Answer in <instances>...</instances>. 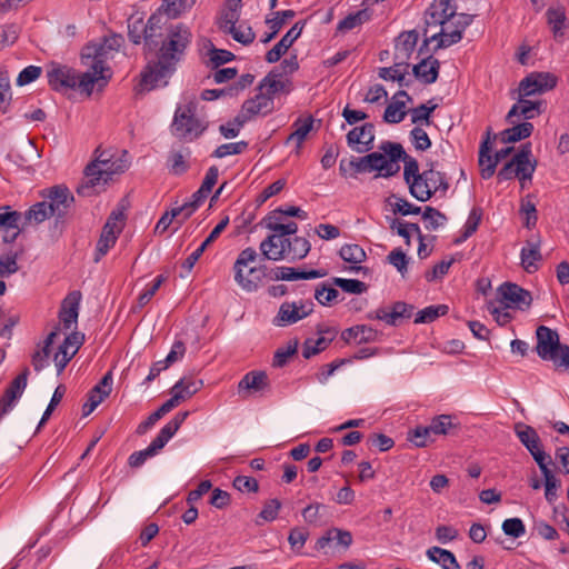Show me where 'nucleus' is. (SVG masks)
<instances>
[{"label": "nucleus", "instance_id": "obj_13", "mask_svg": "<svg viewBox=\"0 0 569 569\" xmlns=\"http://www.w3.org/2000/svg\"><path fill=\"white\" fill-rule=\"evenodd\" d=\"M256 116H262L257 96L247 99L243 102L240 112L233 118L232 123H236L237 128H230L229 126L231 122H228L226 124H221L219 127V131L226 139L236 138L239 134L240 129Z\"/></svg>", "mask_w": 569, "mask_h": 569}, {"label": "nucleus", "instance_id": "obj_42", "mask_svg": "<svg viewBox=\"0 0 569 569\" xmlns=\"http://www.w3.org/2000/svg\"><path fill=\"white\" fill-rule=\"evenodd\" d=\"M203 386L202 380L180 379L172 388V396H180V402L197 393Z\"/></svg>", "mask_w": 569, "mask_h": 569}, {"label": "nucleus", "instance_id": "obj_33", "mask_svg": "<svg viewBox=\"0 0 569 569\" xmlns=\"http://www.w3.org/2000/svg\"><path fill=\"white\" fill-rule=\"evenodd\" d=\"M378 331L367 325H358L346 329L341 333V338L349 342L351 339L357 340L358 343H367L376 341Z\"/></svg>", "mask_w": 569, "mask_h": 569}, {"label": "nucleus", "instance_id": "obj_15", "mask_svg": "<svg viewBox=\"0 0 569 569\" xmlns=\"http://www.w3.org/2000/svg\"><path fill=\"white\" fill-rule=\"evenodd\" d=\"M457 8L451 4V0L433 1L425 13L426 29L423 36L427 37L431 27H441L456 16Z\"/></svg>", "mask_w": 569, "mask_h": 569}, {"label": "nucleus", "instance_id": "obj_22", "mask_svg": "<svg viewBox=\"0 0 569 569\" xmlns=\"http://www.w3.org/2000/svg\"><path fill=\"white\" fill-rule=\"evenodd\" d=\"M305 22H296L287 33L276 43L266 54V60L269 63H274L280 60L282 54L293 44V42L300 37Z\"/></svg>", "mask_w": 569, "mask_h": 569}, {"label": "nucleus", "instance_id": "obj_14", "mask_svg": "<svg viewBox=\"0 0 569 569\" xmlns=\"http://www.w3.org/2000/svg\"><path fill=\"white\" fill-rule=\"evenodd\" d=\"M498 300L507 308L516 307L518 309H528L532 303V296L530 291L523 289L517 283L505 282L498 290Z\"/></svg>", "mask_w": 569, "mask_h": 569}, {"label": "nucleus", "instance_id": "obj_54", "mask_svg": "<svg viewBox=\"0 0 569 569\" xmlns=\"http://www.w3.org/2000/svg\"><path fill=\"white\" fill-rule=\"evenodd\" d=\"M518 103L520 106V113L525 119H532L545 111V102L541 100L531 101L525 99V97H519Z\"/></svg>", "mask_w": 569, "mask_h": 569}, {"label": "nucleus", "instance_id": "obj_45", "mask_svg": "<svg viewBox=\"0 0 569 569\" xmlns=\"http://www.w3.org/2000/svg\"><path fill=\"white\" fill-rule=\"evenodd\" d=\"M370 19V13L367 9L359 10L355 13L348 14L345 19H342L337 27L338 31L347 32L356 27L361 26Z\"/></svg>", "mask_w": 569, "mask_h": 569}, {"label": "nucleus", "instance_id": "obj_4", "mask_svg": "<svg viewBox=\"0 0 569 569\" xmlns=\"http://www.w3.org/2000/svg\"><path fill=\"white\" fill-rule=\"evenodd\" d=\"M110 57V50L106 47L102 40L99 42H89L81 50L82 64L88 67V70L81 73L79 82L80 90L90 96L93 87L97 84L101 90L107 86L112 77L111 69L106 64Z\"/></svg>", "mask_w": 569, "mask_h": 569}, {"label": "nucleus", "instance_id": "obj_50", "mask_svg": "<svg viewBox=\"0 0 569 569\" xmlns=\"http://www.w3.org/2000/svg\"><path fill=\"white\" fill-rule=\"evenodd\" d=\"M482 219V210L481 208L475 207L471 209L467 222L463 227V232L459 239L456 240L457 243L467 240L471 237L478 229Z\"/></svg>", "mask_w": 569, "mask_h": 569}, {"label": "nucleus", "instance_id": "obj_18", "mask_svg": "<svg viewBox=\"0 0 569 569\" xmlns=\"http://www.w3.org/2000/svg\"><path fill=\"white\" fill-rule=\"evenodd\" d=\"M188 416L189 411L178 412L164 427H162L158 436L147 447L148 450L153 456L158 455V452L168 443V441L179 430V428L181 427V425L183 423Z\"/></svg>", "mask_w": 569, "mask_h": 569}, {"label": "nucleus", "instance_id": "obj_28", "mask_svg": "<svg viewBox=\"0 0 569 569\" xmlns=\"http://www.w3.org/2000/svg\"><path fill=\"white\" fill-rule=\"evenodd\" d=\"M144 28V47L152 51L159 44V39L163 37L161 13L151 14Z\"/></svg>", "mask_w": 569, "mask_h": 569}, {"label": "nucleus", "instance_id": "obj_20", "mask_svg": "<svg viewBox=\"0 0 569 569\" xmlns=\"http://www.w3.org/2000/svg\"><path fill=\"white\" fill-rule=\"evenodd\" d=\"M383 159V153L371 152L361 158H352L348 163L346 160L340 161L339 170L345 176L348 170H351L353 174L371 172L378 170V163Z\"/></svg>", "mask_w": 569, "mask_h": 569}, {"label": "nucleus", "instance_id": "obj_29", "mask_svg": "<svg viewBox=\"0 0 569 569\" xmlns=\"http://www.w3.org/2000/svg\"><path fill=\"white\" fill-rule=\"evenodd\" d=\"M402 161L405 162L403 179L409 187L410 194L412 197L420 196V198H425L423 191L419 190L418 176H421V172H419L418 161L410 156Z\"/></svg>", "mask_w": 569, "mask_h": 569}, {"label": "nucleus", "instance_id": "obj_30", "mask_svg": "<svg viewBox=\"0 0 569 569\" xmlns=\"http://www.w3.org/2000/svg\"><path fill=\"white\" fill-rule=\"evenodd\" d=\"M313 303L309 302V309L307 311L299 312V307L296 302H283L277 316L280 326L296 323L299 320L306 318L312 312Z\"/></svg>", "mask_w": 569, "mask_h": 569}, {"label": "nucleus", "instance_id": "obj_24", "mask_svg": "<svg viewBox=\"0 0 569 569\" xmlns=\"http://www.w3.org/2000/svg\"><path fill=\"white\" fill-rule=\"evenodd\" d=\"M292 89V83L289 79H283L279 68H273L269 73L260 81L257 90L264 91L272 98L279 92L289 93Z\"/></svg>", "mask_w": 569, "mask_h": 569}, {"label": "nucleus", "instance_id": "obj_56", "mask_svg": "<svg viewBox=\"0 0 569 569\" xmlns=\"http://www.w3.org/2000/svg\"><path fill=\"white\" fill-rule=\"evenodd\" d=\"M530 77L537 82L539 93H543L557 86V77L550 72H531Z\"/></svg>", "mask_w": 569, "mask_h": 569}, {"label": "nucleus", "instance_id": "obj_26", "mask_svg": "<svg viewBox=\"0 0 569 569\" xmlns=\"http://www.w3.org/2000/svg\"><path fill=\"white\" fill-rule=\"evenodd\" d=\"M440 62L432 56L423 58L412 68L413 76L425 84L435 83L439 76Z\"/></svg>", "mask_w": 569, "mask_h": 569}, {"label": "nucleus", "instance_id": "obj_25", "mask_svg": "<svg viewBox=\"0 0 569 569\" xmlns=\"http://www.w3.org/2000/svg\"><path fill=\"white\" fill-rule=\"evenodd\" d=\"M531 156V143L526 142L521 146L518 153L513 156V162H516L517 178L521 181L523 188V181L530 180L537 167V160L530 161Z\"/></svg>", "mask_w": 569, "mask_h": 569}, {"label": "nucleus", "instance_id": "obj_6", "mask_svg": "<svg viewBox=\"0 0 569 569\" xmlns=\"http://www.w3.org/2000/svg\"><path fill=\"white\" fill-rule=\"evenodd\" d=\"M537 355L542 360L552 361L556 368L569 369V346L560 342L556 330L539 326L536 330Z\"/></svg>", "mask_w": 569, "mask_h": 569}, {"label": "nucleus", "instance_id": "obj_34", "mask_svg": "<svg viewBox=\"0 0 569 569\" xmlns=\"http://www.w3.org/2000/svg\"><path fill=\"white\" fill-rule=\"evenodd\" d=\"M268 387V376L264 371H250L238 383L241 391H261Z\"/></svg>", "mask_w": 569, "mask_h": 569}, {"label": "nucleus", "instance_id": "obj_63", "mask_svg": "<svg viewBox=\"0 0 569 569\" xmlns=\"http://www.w3.org/2000/svg\"><path fill=\"white\" fill-rule=\"evenodd\" d=\"M310 242L303 237H295L291 240V244L289 247V253L291 254L292 260L295 259H303L310 251Z\"/></svg>", "mask_w": 569, "mask_h": 569}, {"label": "nucleus", "instance_id": "obj_32", "mask_svg": "<svg viewBox=\"0 0 569 569\" xmlns=\"http://www.w3.org/2000/svg\"><path fill=\"white\" fill-rule=\"evenodd\" d=\"M180 396H172L164 403H162L154 412H152L144 421L138 426L137 433L143 435L147 432V430L153 427L159 419H161L164 415L170 412L180 403Z\"/></svg>", "mask_w": 569, "mask_h": 569}, {"label": "nucleus", "instance_id": "obj_31", "mask_svg": "<svg viewBox=\"0 0 569 569\" xmlns=\"http://www.w3.org/2000/svg\"><path fill=\"white\" fill-rule=\"evenodd\" d=\"M280 237L272 233L260 242L259 249L266 260L280 261L286 258V247L280 246Z\"/></svg>", "mask_w": 569, "mask_h": 569}, {"label": "nucleus", "instance_id": "obj_17", "mask_svg": "<svg viewBox=\"0 0 569 569\" xmlns=\"http://www.w3.org/2000/svg\"><path fill=\"white\" fill-rule=\"evenodd\" d=\"M347 143L355 151L365 153L373 149L375 126L370 122L355 127L347 133Z\"/></svg>", "mask_w": 569, "mask_h": 569}, {"label": "nucleus", "instance_id": "obj_37", "mask_svg": "<svg viewBox=\"0 0 569 569\" xmlns=\"http://www.w3.org/2000/svg\"><path fill=\"white\" fill-rule=\"evenodd\" d=\"M515 431L529 452L542 446L538 432L531 426L519 422L515 426Z\"/></svg>", "mask_w": 569, "mask_h": 569}, {"label": "nucleus", "instance_id": "obj_47", "mask_svg": "<svg viewBox=\"0 0 569 569\" xmlns=\"http://www.w3.org/2000/svg\"><path fill=\"white\" fill-rule=\"evenodd\" d=\"M10 77L7 69L0 66V113H6L11 102Z\"/></svg>", "mask_w": 569, "mask_h": 569}, {"label": "nucleus", "instance_id": "obj_60", "mask_svg": "<svg viewBox=\"0 0 569 569\" xmlns=\"http://www.w3.org/2000/svg\"><path fill=\"white\" fill-rule=\"evenodd\" d=\"M280 508H281V502L277 498L266 501L262 510L258 515L256 523L258 526L261 525L259 519H262L263 521H273L278 517V512H279Z\"/></svg>", "mask_w": 569, "mask_h": 569}, {"label": "nucleus", "instance_id": "obj_19", "mask_svg": "<svg viewBox=\"0 0 569 569\" xmlns=\"http://www.w3.org/2000/svg\"><path fill=\"white\" fill-rule=\"evenodd\" d=\"M188 416L189 411L178 412L164 427H162L158 436L147 447L148 450L153 456L158 455V452L168 443V441L179 430V428L181 427V425L183 423Z\"/></svg>", "mask_w": 569, "mask_h": 569}, {"label": "nucleus", "instance_id": "obj_57", "mask_svg": "<svg viewBox=\"0 0 569 569\" xmlns=\"http://www.w3.org/2000/svg\"><path fill=\"white\" fill-rule=\"evenodd\" d=\"M218 239L217 236H214L212 232L206 238V240L201 243V246L193 251L181 264L182 269H184L187 272H190L196 264V262L199 260V258L202 256L204 250L216 240Z\"/></svg>", "mask_w": 569, "mask_h": 569}, {"label": "nucleus", "instance_id": "obj_5", "mask_svg": "<svg viewBox=\"0 0 569 569\" xmlns=\"http://www.w3.org/2000/svg\"><path fill=\"white\" fill-rule=\"evenodd\" d=\"M127 168L128 164L123 160L102 159V154H99L84 168V179L76 191L80 197H92L100 192L113 174L122 173Z\"/></svg>", "mask_w": 569, "mask_h": 569}, {"label": "nucleus", "instance_id": "obj_46", "mask_svg": "<svg viewBox=\"0 0 569 569\" xmlns=\"http://www.w3.org/2000/svg\"><path fill=\"white\" fill-rule=\"evenodd\" d=\"M449 311L447 305L429 306L416 315L415 323H430Z\"/></svg>", "mask_w": 569, "mask_h": 569}, {"label": "nucleus", "instance_id": "obj_51", "mask_svg": "<svg viewBox=\"0 0 569 569\" xmlns=\"http://www.w3.org/2000/svg\"><path fill=\"white\" fill-rule=\"evenodd\" d=\"M0 210H4L0 213V230L8 232L11 229H18L19 221L22 218L21 212L11 210L10 206H3Z\"/></svg>", "mask_w": 569, "mask_h": 569}, {"label": "nucleus", "instance_id": "obj_59", "mask_svg": "<svg viewBox=\"0 0 569 569\" xmlns=\"http://www.w3.org/2000/svg\"><path fill=\"white\" fill-rule=\"evenodd\" d=\"M248 148L247 141L230 142L219 146L211 154L213 158H224L230 154H240Z\"/></svg>", "mask_w": 569, "mask_h": 569}, {"label": "nucleus", "instance_id": "obj_43", "mask_svg": "<svg viewBox=\"0 0 569 569\" xmlns=\"http://www.w3.org/2000/svg\"><path fill=\"white\" fill-rule=\"evenodd\" d=\"M276 14L277 16L274 18L266 20V23L269 24L271 32L266 34V37L261 40L263 43L271 41L281 30L286 21L296 16V12L293 10H283L278 11Z\"/></svg>", "mask_w": 569, "mask_h": 569}, {"label": "nucleus", "instance_id": "obj_44", "mask_svg": "<svg viewBox=\"0 0 569 569\" xmlns=\"http://www.w3.org/2000/svg\"><path fill=\"white\" fill-rule=\"evenodd\" d=\"M197 0H162L160 10L172 19L178 18L182 12L191 9Z\"/></svg>", "mask_w": 569, "mask_h": 569}, {"label": "nucleus", "instance_id": "obj_58", "mask_svg": "<svg viewBox=\"0 0 569 569\" xmlns=\"http://www.w3.org/2000/svg\"><path fill=\"white\" fill-rule=\"evenodd\" d=\"M530 194L521 200L520 213L526 216L525 227L528 229L533 228L537 224L538 216L536 204L530 200Z\"/></svg>", "mask_w": 569, "mask_h": 569}, {"label": "nucleus", "instance_id": "obj_53", "mask_svg": "<svg viewBox=\"0 0 569 569\" xmlns=\"http://www.w3.org/2000/svg\"><path fill=\"white\" fill-rule=\"evenodd\" d=\"M167 163L169 171L174 176H181L189 169V164L181 151L171 150L168 156Z\"/></svg>", "mask_w": 569, "mask_h": 569}, {"label": "nucleus", "instance_id": "obj_61", "mask_svg": "<svg viewBox=\"0 0 569 569\" xmlns=\"http://www.w3.org/2000/svg\"><path fill=\"white\" fill-rule=\"evenodd\" d=\"M512 151H513L512 147H507V148L498 150L496 152L495 157L491 159V161H489L487 167H483L480 170L481 178L482 179L491 178L495 174L498 162L501 161L502 159L507 158Z\"/></svg>", "mask_w": 569, "mask_h": 569}, {"label": "nucleus", "instance_id": "obj_52", "mask_svg": "<svg viewBox=\"0 0 569 569\" xmlns=\"http://www.w3.org/2000/svg\"><path fill=\"white\" fill-rule=\"evenodd\" d=\"M332 284L348 293L361 295L368 290V286L357 279L332 278Z\"/></svg>", "mask_w": 569, "mask_h": 569}, {"label": "nucleus", "instance_id": "obj_48", "mask_svg": "<svg viewBox=\"0 0 569 569\" xmlns=\"http://www.w3.org/2000/svg\"><path fill=\"white\" fill-rule=\"evenodd\" d=\"M406 102L403 100H395L389 103L383 113V121L387 123H399L406 117Z\"/></svg>", "mask_w": 569, "mask_h": 569}, {"label": "nucleus", "instance_id": "obj_41", "mask_svg": "<svg viewBox=\"0 0 569 569\" xmlns=\"http://www.w3.org/2000/svg\"><path fill=\"white\" fill-rule=\"evenodd\" d=\"M312 126L313 118L311 116L305 119L298 118L292 124L293 131L288 137L287 142L296 141L297 146L300 147L307 138L308 133L312 130Z\"/></svg>", "mask_w": 569, "mask_h": 569}, {"label": "nucleus", "instance_id": "obj_55", "mask_svg": "<svg viewBox=\"0 0 569 569\" xmlns=\"http://www.w3.org/2000/svg\"><path fill=\"white\" fill-rule=\"evenodd\" d=\"M431 435L429 426H418L408 432V440L418 448H425L430 441H433Z\"/></svg>", "mask_w": 569, "mask_h": 569}, {"label": "nucleus", "instance_id": "obj_35", "mask_svg": "<svg viewBox=\"0 0 569 569\" xmlns=\"http://www.w3.org/2000/svg\"><path fill=\"white\" fill-rule=\"evenodd\" d=\"M527 244L528 248L521 249V264L527 272L532 273L538 270L537 261L542 259L539 250L540 241L528 240Z\"/></svg>", "mask_w": 569, "mask_h": 569}, {"label": "nucleus", "instance_id": "obj_2", "mask_svg": "<svg viewBox=\"0 0 569 569\" xmlns=\"http://www.w3.org/2000/svg\"><path fill=\"white\" fill-rule=\"evenodd\" d=\"M191 42V32L182 24L171 27L157 53L156 60H150L141 72V80L137 92L150 91L161 83H168L167 78L176 71L178 62L182 59L187 47Z\"/></svg>", "mask_w": 569, "mask_h": 569}, {"label": "nucleus", "instance_id": "obj_10", "mask_svg": "<svg viewBox=\"0 0 569 569\" xmlns=\"http://www.w3.org/2000/svg\"><path fill=\"white\" fill-rule=\"evenodd\" d=\"M427 167L428 169L423 170L421 176H418L419 190L423 191L426 198L415 197L421 202L431 199L436 192L445 196L450 187L446 173L435 169V162H428Z\"/></svg>", "mask_w": 569, "mask_h": 569}, {"label": "nucleus", "instance_id": "obj_9", "mask_svg": "<svg viewBox=\"0 0 569 569\" xmlns=\"http://www.w3.org/2000/svg\"><path fill=\"white\" fill-rule=\"evenodd\" d=\"M124 213L121 210H113L104 223L100 238L97 242L94 261L98 262L112 248L124 226Z\"/></svg>", "mask_w": 569, "mask_h": 569}, {"label": "nucleus", "instance_id": "obj_23", "mask_svg": "<svg viewBox=\"0 0 569 569\" xmlns=\"http://www.w3.org/2000/svg\"><path fill=\"white\" fill-rule=\"evenodd\" d=\"M418 39L419 34L416 30L403 31L399 34L395 52L396 67H409L407 60L415 51Z\"/></svg>", "mask_w": 569, "mask_h": 569}, {"label": "nucleus", "instance_id": "obj_62", "mask_svg": "<svg viewBox=\"0 0 569 569\" xmlns=\"http://www.w3.org/2000/svg\"><path fill=\"white\" fill-rule=\"evenodd\" d=\"M422 218L428 220L427 229L436 230L447 221L445 213L432 207H426L422 211Z\"/></svg>", "mask_w": 569, "mask_h": 569}, {"label": "nucleus", "instance_id": "obj_39", "mask_svg": "<svg viewBox=\"0 0 569 569\" xmlns=\"http://www.w3.org/2000/svg\"><path fill=\"white\" fill-rule=\"evenodd\" d=\"M533 124L531 122H522L508 128L501 132V141L505 143L517 142L529 138L533 132Z\"/></svg>", "mask_w": 569, "mask_h": 569}, {"label": "nucleus", "instance_id": "obj_27", "mask_svg": "<svg viewBox=\"0 0 569 569\" xmlns=\"http://www.w3.org/2000/svg\"><path fill=\"white\" fill-rule=\"evenodd\" d=\"M80 298L81 293L79 291H72L62 301L59 319L64 329H69L72 323L77 322Z\"/></svg>", "mask_w": 569, "mask_h": 569}, {"label": "nucleus", "instance_id": "obj_40", "mask_svg": "<svg viewBox=\"0 0 569 569\" xmlns=\"http://www.w3.org/2000/svg\"><path fill=\"white\" fill-rule=\"evenodd\" d=\"M546 14L555 38L563 37L567 28L565 10L562 8H549Z\"/></svg>", "mask_w": 569, "mask_h": 569}, {"label": "nucleus", "instance_id": "obj_38", "mask_svg": "<svg viewBox=\"0 0 569 569\" xmlns=\"http://www.w3.org/2000/svg\"><path fill=\"white\" fill-rule=\"evenodd\" d=\"M427 556L431 561L439 563L442 569H460L455 555L449 550L431 547L427 550Z\"/></svg>", "mask_w": 569, "mask_h": 569}, {"label": "nucleus", "instance_id": "obj_64", "mask_svg": "<svg viewBox=\"0 0 569 569\" xmlns=\"http://www.w3.org/2000/svg\"><path fill=\"white\" fill-rule=\"evenodd\" d=\"M415 307L403 301H397L392 305L389 313L390 326H396L399 318H410Z\"/></svg>", "mask_w": 569, "mask_h": 569}, {"label": "nucleus", "instance_id": "obj_11", "mask_svg": "<svg viewBox=\"0 0 569 569\" xmlns=\"http://www.w3.org/2000/svg\"><path fill=\"white\" fill-rule=\"evenodd\" d=\"M257 271H261L264 277H269L272 280H284V281H296V280H309V279H318L327 276V271L322 269H312L309 271L299 270L292 267H276L267 273V267L261 266L259 268H250L249 274L253 276Z\"/></svg>", "mask_w": 569, "mask_h": 569}, {"label": "nucleus", "instance_id": "obj_8", "mask_svg": "<svg viewBox=\"0 0 569 569\" xmlns=\"http://www.w3.org/2000/svg\"><path fill=\"white\" fill-rule=\"evenodd\" d=\"M197 108L198 101L194 98L189 100L184 107L177 108L171 124L174 137L180 140L192 141L207 130L208 124L196 117Z\"/></svg>", "mask_w": 569, "mask_h": 569}, {"label": "nucleus", "instance_id": "obj_16", "mask_svg": "<svg viewBox=\"0 0 569 569\" xmlns=\"http://www.w3.org/2000/svg\"><path fill=\"white\" fill-rule=\"evenodd\" d=\"M257 257V251L253 248L248 247L238 254L233 264L234 281L247 292L257 291L259 288L258 282L261 280L260 277H254L257 279L254 280L252 278L244 277L243 274V268L250 262H253Z\"/></svg>", "mask_w": 569, "mask_h": 569}, {"label": "nucleus", "instance_id": "obj_1", "mask_svg": "<svg viewBox=\"0 0 569 569\" xmlns=\"http://www.w3.org/2000/svg\"><path fill=\"white\" fill-rule=\"evenodd\" d=\"M191 42V32L182 24L171 27L157 53L156 60H150L141 72V80L137 92L150 91L161 83H168L167 78L176 71L178 62L182 59L187 47Z\"/></svg>", "mask_w": 569, "mask_h": 569}, {"label": "nucleus", "instance_id": "obj_49", "mask_svg": "<svg viewBox=\"0 0 569 569\" xmlns=\"http://www.w3.org/2000/svg\"><path fill=\"white\" fill-rule=\"evenodd\" d=\"M339 256L346 262L361 263L366 259L365 250L356 243L343 244L339 250Z\"/></svg>", "mask_w": 569, "mask_h": 569}, {"label": "nucleus", "instance_id": "obj_21", "mask_svg": "<svg viewBox=\"0 0 569 569\" xmlns=\"http://www.w3.org/2000/svg\"><path fill=\"white\" fill-rule=\"evenodd\" d=\"M111 386L112 372L108 371L90 390L88 401L82 406L83 416H89L111 393Z\"/></svg>", "mask_w": 569, "mask_h": 569}, {"label": "nucleus", "instance_id": "obj_3", "mask_svg": "<svg viewBox=\"0 0 569 569\" xmlns=\"http://www.w3.org/2000/svg\"><path fill=\"white\" fill-rule=\"evenodd\" d=\"M39 196L42 201L36 202L24 212V223L40 224L52 217L49 233L52 240H58L67 227L74 197L66 184L44 188L39 191Z\"/></svg>", "mask_w": 569, "mask_h": 569}, {"label": "nucleus", "instance_id": "obj_7", "mask_svg": "<svg viewBox=\"0 0 569 569\" xmlns=\"http://www.w3.org/2000/svg\"><path fill=\"white\" fill-rule=\"evenodd\" d=\"M241 7L242 0H226L216 23L222 33L230 34L233 40L243 46H249L256 39L252 28L248 26L244 30H241L242 26L236 27L240 18Z\"/></svg>", "mask_w": 569, "mask_h": 569}, {"label": "nucleus", "instance_id": "obj_12", "mask_svg": "<svg viewBox=\"0 0 569 569\" xmlns=\"http://www.w3.org/2000/svg\"><path fill=\"white\" fill-rule=\"evenodd\" d=\"M47 78L49 86L54 91L64 92L69 89H80L81 74L68 66L51 63L47 70Z\"/></svg>", "mask_w": 569, "mask_h": 569}, {"label": "nucleus", "instance_id": "obj_36", "mask_svg": "<svg viewBox=\"0 0 569 569\" xmlns=\"http://www.w3.org/2000/svg\"><path fill=\"white\" fill-rule=\"evenodd\" d=\"M462 39L461 29H455L447 32L445 28H441L438 32L427 36L425 44H429L431 41H437L435 51L443 48H448L455 43H458Z\"/></svg>", "mask_w": 569, "mask_h": 569}]
</instances>
